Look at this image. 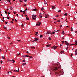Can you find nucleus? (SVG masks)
I'll use <instances>...</instances> for the list:
<instances>
[{
    "label": "nucleus",
    "instance_id": "1",
    "mask_svg": "<svg viewBox=\"0 0 77 77\" xmlns=\"http://www.w3.org/2000/svg\"><path fill=\"white\" fill-rule=\"evenodd\" d=\"M59 68L55 67H54L52 68V71H56V70H57Z\"/></svg>",
    "mask_w": 77,
    "mask_h": 77
},
{
    "label": "nucleus",
    "instance_id": "2",
    "mask_svg": "<svg viewBox=\"0 0 77 77\" xmlns=\"http://www.w3.org/2000/svg\"><path fill=\"white\" fill-rule=\"evenodd\" d=\"M57 46H56L55 45H54L53 47H52V48H53V49H56V48H57Z\"/></svg>",
    "mask_w": 77,
    "mask_h": 77
},
{
    "label": "nucleus",
    "instance_id": "3",
    "mask_svg": "<svg viewBox=\"0 0 77 77\" xmlns=\"http://www.w3.org/2000/svg\"><path fill=\"white\" fill-rule=\"evenodd\" d=\"M21 57H26V55H21Z\"/></svg>",
    "mask_w": 77,
    "mask_h": 77
},
{
    "label": "nucleus",
    "instance_id": "4",
    "mask_svg": "<svg viewBox=\"0 0 77 77\" xmlns=\"http://www.w3.org/2000/svg\"><path fill=\"white\" fill-rule=\"evenodd\" d=\"M65 44H66V45L67 46H68V45H69V43H68L66 41H65Z\"/></svg>",
    "mask_w": 77,
    "mask_h": 77
},
{
    "label": "nucleus",
    "instance_id": "5",
    "mask_svg": "<svg viewBox=\"0 0 77 77\" xmlns=\"http://www.w3.org/2000/svg\"><path fill=\"white\" fill-rule=\"evenodd\" d=\"M75 56H76L77 55V49H76L75 52Z\"/></svg>",
    "mask_w": 77,
    "mask_h": 77
},
{
    "label": "nucleus",
    "instance_id": "6",
    "mask_svg": "<svg viewBox=\"0 0 77 77\" xmlns=\"http://www.w3.org/2000/svg\"><path fill=\"white\" fill-rule=\"evenodd\" d=\"M34 39L35 40V42H36V41H38V40L39 39L38 38H35Z\"/></svg>",
    "mask_w": 77,
    "mask_h": 77
},
{
    "label": "nucleus",
    "instance_id": "7",
    "mask_svg": "<svg viewBox=\"0 0 77 77\" xmlns=\"http://www.w3.org/2000/svg\"><path fill=\"white\" fill-rule=\"evenodd\" d=\"M36 17V15L35 14H33L32 16V18Z\"/></svg>",
    "mask_w": 77,
    "mask_h": 77
},
{
    "label": "nucleus",
    "instance_id": "8",
    "mask_svg": "<svg viewBox=\"0 0 77 77\" xmlns=\"http://www.w3.org/2000/svg\"><path fill=\"white\" fill-rule=\"evenodd\" d=\"M46 34H51V32L50 31H47Z\"/></svg>",
    "mask_w": 77,
    "mask_h": 77
},
{
    "label": "nucleus",
    "instance_id": "9",
    "mask_svg": "<svg viewBox=\"0 0 77 77\" xmlns=\"http://www.w3.org/2000/svg\"><path fill=\"white\" fill-rule=\"evenodd\" d=\"M18 71H19V69L18 70H14L13 72H18Z\"/></svg>",
    "mask_w": 77,
    "mask_h": 77
},
{
    "label": "nucleus",
    "instance_id": "10",
    "mask_svg": "<svg viewBox=\"0 0 77 77\" xmlns=\"http://www.w3.org/2000/svg\"><path fill=\"white\" fill-rule=\"evenodd\" d=\"M61 34L62 35H64V34H65V32H64V31H62L61 32Z\"/></svg>",
    "mask_w": 77,
    "mask_h": 77
},
{
    "label": "nucleus",
    "instance_id": "11",
    "mask_svg": "<svg viewBox=\"0 0 77 77\" xmlns=\"http://www.w3.org/2000/svg\"><path fill=\"white\" fill-rule=\"evenodd\" d=\"M55 6H53L52 7V9H55Z\"/></svg>",
    "mask_w": 77,
    "mask_h": 77
},
{
    "label": "nucleus",
    "instance_id": "12",
    "mask_svg": "<svg viewBox=\"0 0 77 77\" xmlns=\"http://www.w3.org/2000/svg\"><path fill=\"white\" fill-rule=\"evenodd\" d=\"M75 45H77V40H75Z\"/></svg>",
    "mask_w": 77,
    "mask_h": 77
},
{
    "label": "nucleus",
    "instance_id": "13",
    "mask_svg": "<svg viewBox=\"0 0 77 77\" xmlns=\"http://www.w3.org/2000/svg\"><path fill=\"white\" fill-rule=\"evenodd\" d=\"M64 51H62L60 52V53H61V54H63V53H64Z\"/></svg>",
    "mask_w": 77,
    "mask_h": 77
},
{
    "label": "nucleus",
    "instance_id": "14",
    "mask_svg": "<svg viewBox=\"0 0 77 77\" xmlns=\"http://www.w3.org/2000/svg\"><path fill=\"white\" fill-rule=\"evenodd\" d=\"M55 33V32H52V33H51V35H53V34H54Z\"/></svg>",
    "mask_w": 77,
    "mask_h": 77
},
{
    "label": "nucleus",
    "instance_id": "15",
    "mask_svg": "<svg viewBox=\"0 0 77 77\" xmlns=\"http://www.w3.org/2000/svg\"><path fill=\"white\" fill-rule=\"evenodd\" d=\"M33 10L34 11H38V10L36 9H33Z\"/></svg>",
    "mask_w": 77,
    "mask_h": 77
},
{
    "label": "nucleus",
    "instance_id": "16",
    "mask_svg": "<svg viewBox=\"0 0 77 77\" xmlns=\"http://www.w3.org/2000/svg\"><path fill=\"white\" fill-rule=\"evenodd\" d=\"M26 65V63H23V64L22 65L23 66H24V65Z\"/></svg>",
    "mask_w": 77,
    "mask_h": 77
},
{
    "label": "nucleus",
    "instance_id": "17",
    "mask_svg": "<svg viewBox=\"0 0 77 77\" xmlns=\"http://www.w3.org/2000/svg\"><path fill=\"white\" fill-rule=\"evenodd\" d=\"M2 58L3 59H5V56H2Z\"/></svg>",
    "mask_w": 77,
    "mask_h": 77
},
{
    "label": "nucleus",
    "instance_id": "18",
    "mask_svg": "<svg viewBox=\"0 0 77 77\" xmlns=\"http://www.w3.org/2000/svg\"><path fill=\"white\" fill-rule=\"evenodd\" d=\"M62 11L61 10H60L59 11H58L57 12H61Z\"/></svg>",
    "mask_w": 77,
    "mask_h": 77
},
{
    "label": "nucleus",
    "instance_id": "19",
    "mask_svg": "<svg viewBox=\"0 0 77 77\" xmlns=\"http://www.w3.org/2000/svg\"><path fill=\"white\" fill-rule=\"evenodd\" d=\"M36 18V17H32V19H33L34 20H35Z\"/></svg>",
    "mask_w": 77,
    "mask_h": 77
},
{
    "label": "nucleus",
    "instance_id": "20",
    "mask_svg": "<svg viewBox=\"0 0 77 77\" xmlns=\"http://www.w3.org/2000/svg\"><path fill=\"white\" fill-rule=\"evenodd\" d=\"M72 30H73L72 29V27H71V32H72Z\"/></svg>",
    "mask_w": 77,
    "mask_h": 77
},
{
    "label": "nucleus",
    "instance_id": "21",
    "mask_svg": "<svg viewBox=\"0 0 77 77\" xmlns=\"http://www.w3.org/2000/svg\"><path fill=\"white\" fill-rule=\"evenodd\" d=\"M10 9L11 10H12L13 8H12V7H10Z\"/></svg>",
    "mask_w": 77,
    "mask_h": 77
},
{
    "label": "nucleus",
    "instance_id": "22",
    "mask_svg": "<svg viewBox=\"0 0 77 77\" xmlns=\"http://www.w3.org/2000/svg\"><path fill=\"white\" fill-rule=\"evenodd\" d=\"M5 13L6 14H8V12H6V10L5 11Z\"/></svg>",
    "mask_w": 77,
    "mask_h": 77
},
{
    "label": "nucleus",
    "instance_id": "23",
    "mask_svg": "<svg viewBox=\"0 0 77 77\" xmlns=\"http://www.w3.org/2000/svg\"><path fill=\"white\" fill-rule=\"evenodd\" d=\"M64 15H65V16H67L68 14H67V13H66L64 14Z\"/></svg>",
    "mask_w": 77,
    "mask_h": 77
},
{
    "label": "nucleus",
    "instance_id": "24",
    "mask_svg": "<svg viewBox=\"0 0 77 77\" xmlns=\"http://www.w3.org/2000/svg\"><path fill=\"white\" fill-rule=\"evenodd\" d=\"M41 24V23L40 22L39 23H38V26H40Z\"/></svg>",
    "mask_w": 77,
    "mask_h": 77
},
{
    "label": "nucleus",
    "instance_id": "25",
    "mask_svg": "<svg viewBox=\"0 0 77 77\" xmlns=\"http://www.w3.org/2000/svg\"><path fill=\"white\" fill-rule=\"evenodd\" d=\"M70 45H75V44H72Z\"/></svg>",
    "mask_w": 77,
    "mask_h": 77
},
{
    "label": "nucleus",
    "instance_id": "26",
    "mask_svg": "<svg viewBox=\"0 0 77 77\" xmlns=\"http://www.w3.org/2000/svg\"><path fill=\"white\" fill-rule=\"evenodd\" d=\"M50 46V45H46V47H48Z\"/></svg>",
    "mask_w": 77,
    "mask_h": 77
},
{
    "label": "nucleus",
    "instance_id": "27",
    "mask_svg": "<svg viewBox=\"0 0 77 77\" xmlns=\"http://www.w3.org/2000/svg\"><path fill=\"white\" fill-rule=\"evenodd\" d=\"M43 37V35H40V38H42V37Z\"/></svg>",
    "mask_w": 77,
    "mask_h": 77
},
{
    "label": "nucleus",
    "instance_id": "28",
    "mask_svg": "<svg viewBox=\"0 0 77 77\" xmlns=\"http://www.w3.org/2000/svg\"><path fill=\"white\" fill-rule=\"evenodd\" d=\"M10 44V45H11V44L12 45V44H13V43H12V42H11V43H10V44Z\"/></svg>",
    "mask_w": 77,
    "mask_h": 77
},
{
    "label": "nucleus",
    "instance_id": "29",
    "mask_svg": "<svg viewBox=\"0 0 77 77\" xmlns=\"http://www.w3.org/2000/svg\"><path fill=\"white\" fill-rule=\"evenodd\" d=\"M56 17H59V15H57L55 16Z\"/></svg>",
    "mask_w": 77,
    "mask_h": 77
},
{
    "label": "nucleus",
    "instance_id": "30",
    "mask_svg": "<svg viewBox=\"0 0 77 77\" xmlns=\"http://www.w3.org/2000/svg\"><path fill=\"white\" fill-rule=\"evenodd\" d=\"M26 20H29V18H28V17H26Z\"/></svg>",
    "mask_w": 77,
    "mask_h": 77
},
{
    "label": "nucleus",
    "instance_id": "31",
    "mask_svg": "<svg viewBox=\"0 0 77 77\" xmlns=\"http://www.w3.org/2000/svg\"><path fill=\"white\" fill-rule=\"evenodd\" d=\"M68 48H69V47H67L66 48V50H68Z\"/></svg>",
    "mask_w": 77,
    "mask_h": 77
},
{
    "label": "nucleus",
    "instance_id": "32",
    "mask_svg": "<svg viewBox=\"0 0 77 77\" xmlns=\"http://www.w3.org/2000/svg\"><path fill=\"white\" fill-rule=\"evenodd\" d=\"M13 12L14 15H15V14H16V12H15L14 11H13Z\"/></svg>",
    "mask_w": 77,
    "mask_h": 77
},
{
    "label": "nucleus",
    "instance_id": "33",
    "mask_svg": "<svg viewBox=\"0 0 77 77\" xmlns=\"http://www.w3.org/2000/svg\"><path fill=\"white\" fill-rule=\"evenodd\" d=\"M31 48H33V49H35V47H31Z\"/></svg>",
    "mask_w": 77,
    "mask_h": 77
},
{
    "label": "nucleus",
    "instance_id": "34",
    "mask_svg": "<svg viewBox=\"0 0 77 77\" xmlns=\"http://www.w3.org/2000/svg\"><path fill=\"white\" fill-rule=\"evenodd\" d=\"M35 42H36V41L35 40V39L34 40H33L32 41V42H35Z\"/></svg>",
    "mask_w": 77,
    "mask_h": 77
},
{
    "label": "nucleus",
    "instance_id": "35",
    "mask_svg": "<svg viewBox=\"0 0 77 77\" xmlns=\"http://www.w3.org/2000/svg\"><path fill=\"white\" fill-rule=\"evenodd\" d=\"M15 62V60H13V63H14Z\"/></svg>",
    "mask_w": 77,
    "mask_h": 77
},
{
    "label": "nucleus",
    "instance_id": "36",
    "mask_svg": "<svg viewBox=\"0 0 77 77\" xmlns=\"http://www.w3.org/2000/svg\"><path fill=\"white\" fill-rule=\"evenodd\" d=\"M17 41H18L19 42H20L21 40H17Z\"/></svg>",
    "mask_w": 77,
    "mask_h": 77
},
{
    "label": "nucleus",
    "instance_id": "37",
    "mask_svg": "<svg viewBox=\"0 0 77 77\" xmlns=\"http://www.w3.org/2000/svg\"><path fill=\"white\" fill-rule=\"evenodd\" d=\"M29 57H30V58H31V59L33 58V57H32V56H29Z\"/></svg>",
    "mask_w": 77,
    "mask_h": 77
},
{
    "label": "nucleus",
    "instance_id": "38",
    "mask_svg": "<svg viewBox=\"0 0 77 77\" xmlns=\"http://www.w3.org/2000/svg\"><path fill=\"white\" fill-rule=\"evenodd\" d=\"M48 38L49 40H51V38H50V37H49Z\"/></svg>",
    "mask_w": 77,
    "mask_h": 77
},
{
    "label": "nucleus",
    "instance_id": "39",
    "mask_svg": "<svg viewBox=\"0 0 77 77\" xmlns=\"http://www.w3.org/2000/svg\"><path fill=\"white\" fill-rule=\"evenodd\" d=\"M20 53H19L17 54V56H19V55H20Z\"/></svg>",
    "mask_w": 77,
    "mask_h": 77
},
{
    "label": "nucleus",
    "instance_id": "40",
    "mask_svg": "<svg viewBox=\"0 0 77 77\" xmlns=\"http://www.w3.org/2000/svg\"><path fill=\"white\" fill-rule=\"evenodd\" d=\"M61 42L62 43H63H63H64V41H62Z\"/></svg>",
    "mask_w": 77,
    "mask_h": 77
},
{
    "label": "nucleus",
    "instance_id": "41",
    "mask_svg": "<svg viewBox=\"0 0 77 77\" xmlns=\"http://www.w3.org/2000/svg\"><path fill=\"white\" fill-rule=\"evenodd\" d=\"M20 2H23V1H21V0H19Z\"/></svg>",
    "mask_w": 77,
    "mask_h": 77
},
{
    "label": "nucleus",
    "instance_id": "42",
    "mask_svg": "<svg viewBox=\"0 0 77 77\" xmlns=\"http://www.w3.org/2000/svg\"><path fill=\"white\" fill-rule=\"evenodd\" d=\"M44 4H47V2H45Z\"/></svg>",
    "mask_w": 77,
    "mask_h": 77
},
{
    "label": "nucleus",
    "instance_id": "43",
    "mask_svg": "<svg viewBox=\"0 0 77 77\" xmlns=\"http://www.w3.org/2000/svg\"><path fill=\"white\" fill-rule=\"evenodd\" d=\"M57 22H60V20L57 21Z\"/></svg>",
    "mask_w": 77,
    "mask_h": 77
},
{
    "label": "nucleus",
    "instance_id": "44",
    "mask_svg": "<svg viewBox=\"0 0 77 77\" xmlns=\"http://www.w3.org/2000/svg\"><path fill=\"white\" fill-rule=\"evenodd\" d=\"M7 19H9V17H7Z\"/></svg>",
    "mask_w": 77,
    "mask_h": 77
},
{
    "label": "nucleus",
    "instance_id": "45",
    "mask_svg": "<svg viewBox=\"0 0 77 77\" xmlns=\"http://www.w3.org/2000/svg\"><path fill=\"white\" fill-rule=\"evenodd\" d=\"M30 56H29L28 55H26V57H29Z\"/></svg>",
    "mask_w": 77,
    "mask_h": 77
},
{
    "label": "nucleus",
    "instance_id": "46",
    "mask_svg": "<svg viewBox=\"0 0 77 77\" xmlns=\"http://www.w3.org/2000/svg\"><path fill=\"white\" fill-rule=\"evenodd\" d=\"M23 62H25V60H23Z\"/></svg>",
    "mask_w": 77,
    "mask_h": 77
},
{
    "label": "nucleus",
    "instance_id": "47",
    "mask_svg": "<svg viewBox=\"0 0 77 77\" xmlns=\"http://www.w3.org/2000/svg\"><path fill=\"white\" fill-rule=\"evenodd\" d=\"M41 10H44V8H41Z\"/></svg>",
    "mask_w": 77,
    "mask_h": 77
},
{
    "label": "nucleus",
    "instance_id": "48",
    "mask_svg": "<svg viewBox=\"0 0 77 77\" xmlns=\"http://www.w3.org/2000/svg\"><path fill=\"white\" fill-rule=\"evenodd\" d=\"M55 31V32H59V30H57V31Z\"/></svg>",
    "mask_w": 77,
    "mask_h": 77
},
{
    "label": "nucleus",
    "instance_id": "49",
    "mask_svg": "<svg viewBox=\"0 0 77 77\" xmlns=\"http://www.w3.org/2000/svg\"><path fill=\"white\" fill-rule=\"evenodd\" d=\"M7 38H8V39H10V37H8Z\"/></svg>",
    "mask_w": 77,
    "mask_h": 77
},
{
    "label": "nucleus",
    "instance_id": "50",
    "mask_svg": "<svg viewBox=\"0 0 77 77\" xmlns=\"http://www.w3.org/2000/svg\"><path fill=\"white\" fill-rule=\"evenodd\" d=\"M8 24V22H5V24Z\"/></svg>",
    "mask_w": 77,
    "mask_h": 77
},
{
    "label": "nucleus",
    "instance_id": "51",
    "mask_svg": "<svg viewBox=\"0 0 77 77\" xmlns=\"http://www.w3.org/2000/svg\"><path fill=\"white\" fill-rule=\"evenodd\" d=\"M35 33H36V34H38V32H35Z\"/></svg>",
    "mask_w": 77,
    "mask_h": 77
},
{
    "label": "nucleus",
    "instance_id": "52",
    "mask_svg": "<svg viewBox=\"0 0 77 77\" xmlns=\"http://www.w3.org/2000/svg\"><path fill=\"white\" fill-rule=\"evenodd\" d=\"M24 1L25 2H27V0H24Z\"/></svg>",
    "mask_w": 77,
    "mask_h": 77
},
{
    "label": "nucleus",
    "instance_id": "53",
    "mask_svg": "<svg viewBox=\"0 0 77 77\" xmlns=\"http://www.w3.org/2000/svg\"><path fill=\"white\" fill-rule=\"evenodd\" d=\"M3 61H2V60H1V64H2V62Z\"/></svg>",
    "mask_w": 77,
    "mask_h": 77
},
{
    "label": "nucleus",
    "instance_id": "54",
    "mask_svg": "<svg viewBox=\"0 0 77 77\" xmlns=\"http://www.w3.org/2000/svg\"><path fill=\"white\" fill-rule=\"evenodd\" d=\"M27 8H26L25 10V11H26V12L27 11Z\"/></svg>",
    "mask_w": 77,
    "mask_h": 77
},
{
    "label": "nucleus",
    "instance_id": "55",
    "mask_svg": "<svg viewBox=\"0 0 77 77\" xmlns=\"http://www.w3.org/2000/svg\"><path fill=\"white\" fill-rule=\"evenodd\" d=\"M42 16H41L40 17H39L40 18H42Z\"/></svg>",
    "mask_w": 77,
    "mask_h": 77
},
{
    "label": "nucleus",
    "instance_id": "56",
    "mask_svg": "<svg viewBox=\"0 0 77 77\" xmlns=\"http://www.w3.org/2000/svg\"><path fill=\"white\" fill-rule=\"evenodd\" d=\"M11 23H12V24H13V23H14V22H13V21H11Z\"/></svg>",
    "mask_w": 77,
    "mask_h": 77
},
{
    "label": "nucleus",
    "instance_id": "57",
    "mask_svg": "<svg viewBox=\"0 0 77 77\" xmlns=\"http://www.w3.org/2000/svg\"><path fill=\"white\" fill-rule=\"evenodd\" d=\"M75 33H77V31H75Z\"/></svg>",
    "mask_w": 77,
    "mask_h": 77
},
{
    "label": "nucleus",
    "instance_id": "58",
    "mask_svg": "<svg viewBox=\"0 0 77 77\" xmlns=\"http://www.w3.org/2000/svg\"><path fill=\"white\" fill-rule=\"evenodd\" d=\"M15 21H16V22H17V20L16 19H15Z\"/></svg>",
    "mask_w": 77,
    "mask_h": 77
},
{
    "label": "nucleus",
    "instance_id": "59",
    "mask_svg": "<svg viewBox=\"0 0 77 77\" xmlns=\"http://www.w3.org/2000/svg\"><path fill=\"white\" fill-rule=\"evenodd\" d=\"M8 2L10 3V2H11V1H10L9 0H8Z\"/></svg>",
    "mask_w": 77,
    "mask_h": 77
},
{
    "label": "nucleus",
    "instance_id": "60",
    "mask_svg": "<svg viewBox=\"0 0 77 77\" xmlns=\"http://www.w3.org/2000/svg\"><path fill=\"white\" fill-rule=\"evenodd\" d=\"M35 36H38V35H37V34H35Z\"/></svg>",
    "mask_w": 77,
    "mask_h": 77
},
{
    "label": "nucleus",
    "instance_id": "61",
    "mask_svg": "<svg viewBox=\"0 0 77 77\" xmlns=\"http://www.w3.org/2000/svg\"><path fill=\"white\" fill-rule=\"evenodd\" d=\"M72 55H73L72 54H71V57H72Z\"/></svg>",
    "mask_w": 77,
    "mask_h": 77
},
{
    "label": "nucleus",
    "instance_id": "62",
    "mask_svg": "<svg viewBox=\"0 0 77 77\" xmlns=\"http://www.w3.org/2000/svg\"><path fill=\"white\" fill-rule=\"evenodd\" d=\"M17 17H18V14H17Z\"/></svg>",
    "mask_w": 77,
    "mask_h": 77
},
{
    "label": "nucleus",
    "instance_id": "63",
    "mask_svg": "<svg viewBox=\"0 0 77 77\" xmlns=\"http://www.w3.org/2000/svg\"><path fill=\"white\" fill-rule=\"evenodd\" d=\"M75 24H77V22H76L75 23Z\"/></svg>",
    "mask_w": 77,
    "mask_h": 77
},
{
    "label": "nucleus",
    "instance_id": "64",
    "mask_svg": "<svg viewBox=\"0 0 77 77\" xmlns=\"http://www.w3.org/2000/svg\"><path fill=\"white\" fill-rule=\"evenodd\" d=\"M41 14H42L41 13H40L39 15H41Z\"/></svg>",
    "mask_w": 77,
    "mask_h": 77
}]
</instances>
